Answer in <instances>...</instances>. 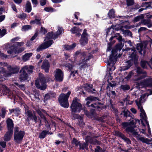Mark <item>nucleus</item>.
<instances>
[{
  "label": "nucleus",
  "mask_w": 152,
  "mask_h": 152,
  "mask_svg": "<svg viewBox=\"0 0 152 152\" xmlns=\"http://www.w3.org/2000/svg\"><path fill=\"white\" fill-rule=\"evenodd\" d=\"M32 55V53H26L23 57V60L25 61H27Z\"/></svg>",
  "instance_id": "25"
},
{
  "label": "nucleus",
  "mask_w": 152,
  "mask_h": 152,
  "mask_svg": "<svg viewBox=\"0 0 152 152\" xmlns=\"http://www.w3.org/2000/svg\"><path fill=\"white\" fill-rule=\"evenodd\" d=\"M76 46V43H74L71 45H65L64 46V48L66 50H71L73 49Z\"/></svg>",
  "instance_id": "22"
},
{
  "label": "nucleus",
  "mask_w": 152,
  "mask_h": 152,
  "mask_svg": "<svg viewBox=\"0 0 152 152\" xmlns=\"http://www.w3.org/2000/svg\"><path fill=\"white\" fill-rule=\"evenodd\" d=\"M31 10V4L29 2H27L26 6V11L28 12H30Z\"/></svg>",
  "instance_id": "26"
},
{
  "label": "nucleus",
  "mask_w": 152,
  "mask_h": 152,
  "mask_svg": "<svg viewBox=\"0 0 152 152\" xmlns=\"http://www.w3.org/2000/svg\"><path fill=\"white\" fill-rule=\"evenodd\" d=\"M88 35L86 33V30L85 29L80 40V44L83 46L86 44L88 42Z\"/></svg>",
  "instance_id": "14"
},
{
  "label": "nucleus",
  "mask_w": 152,
  "mask_h": 152,
  "mask_svg": "<svg viewBox=\"0 0 152 152\" xmlns=\"http://www.w3.org/2000/svg\"><path fill=\"white\" fill-rule=\"evenodd\" d=\"M141 64L142 67L143 68H146L147 66H150L151 65L146 61H142L141 63Z\"/></svg>",
  "instance_id": "31"
},
{
  "label": "nucleus",
  "mask_w": 152,
  "mask_h": 152,
  "mask_svg": "<svg viewBox=\"0 0 152 152\" xmlns=\"http://www.w3.org/2000/svg\"><path fill=\"white\" fill-rule=\"evenodd\" d=\"M65 66L66 67H67L70 70L73 67V66L72 65L69 64H66L65 65Z\"/></svg>",
  "instance_id": "54"
},
{
  "label": "nucleus",
  "mask_w": 152,
  "mask_h": 152,
  "mask_svg": "<svg viewBox=\"0 0 152 152\" xmlns=\"http://www.w3.org/2000/svg\"><path fill=\"white\" fill-rule=\"evenodd\" d=\"M135 121H136V123L137 122L139 123L140 122L139 120H137L136 121L132 120L129 123L125 122L123 123L122 125L123 127H127L126 130L128 133H132L134 136L136 137L137 140H140L143 142L147 144H151L152 140H149L147 138L141 137L138 134V132L134 129V128L135 127L134 124Z\"/></svg>",
  "instance_id": "2"
},
{
  "label": "nucleus",
  "mask_w": 152,
  "mask_h": 152,
  "mask_svg": "<svg viewBox=\"0 0 152 152\" xmlns=\"http://www.w3.org/2000/svg\"><path fill=\"white\" fill-rule=\"evenodd\" d=\"M116 134L120 137L122 139L126 142L128 144H130L131 143V141L128 138L126 137L123 134L121 133L117 132L116 133Z\"/></svg>",
  "instance_id": "20"
},
{
  "label": "nucleus",
  "mask_w": 152,
  "mask_h": 152,
  "mask_svg": "<svg viewBox=\"0 0 152 152\" xmlns=\"http://www.w3.org/2000/svg\"><path fill=\"white\" fill-rule=\"evenodd\" d=\"M70 31L72 33L75 34L77 36H80L81 35L80 33L82 31V30L77 27H75L71 29Z\"/></svg>",
  "instance_id": "18"
},
{
  "label": "nucleus",
  "mask_w": 152,
  "mask_h": 152,
  "mask_svg": "<svg viewBox=\"0 0 152 152\" xmlns=\"http://www.w3.org/2000/svg\"><path fill=\"white\" fill-rule=\"evenodd\" d=\"M38 113L40 116V117L43 119L45 124V126L48 129L50 128V126L48 121L46 120V118L44 117L43 113L45 112V111L43 110H38L37 111Z\"/></svg>",
  "instance_id": "16"
},
{
  "label": "nucleus",
  "mask_w": 152,
  "mask_h": 152,
  "mask_svg": "<svg viewBox=\"0 0 152 152\" xmlns=\"http://www.w3.org/2000/svg\"><path fill=\"white\" fill-rule=\"evenodd\" d=\"M3 88H4V89H5L6 91V92L9 93V90L8 88L7 87L4 86H3Z\"/></svg>",
  "instance_id": "63"
},
{
  "label": "nucleus",
  "mask_w": 152,
  "mask_h": 152,
  "mask_svg": "<svg viewBox=\"0 0 152 152\" xmlns=\"http://www.w3.org/2000/svg\"><path fill=\"white\" fill-rule=\"evenodd\" d=\"M1 116L2 118H4L5 117V115L6 113L5 110L4 109H2L1 110Z\"/></svg>",
  "instance_id": "51"
},
{
  "label": "nucleus",
  "mask_w": 152,
  "mask_h": 152,
  "mask_svg": "<svg viewBox=\"0 0 152 152\" xmlns=\"http://www.w3.org/2000/svg\"><path fill=\"white\" fill-rule=\"evenodd\" d=\"M26 109V114L27 117V118L28 120L32 119L34 120L35 121H36L37 120V118L36 116L34 115H33L31 112L28 110V107L26 106L25 107Z\"/></svg>",
  "instance_id": "15"
},
{
  "label": "nucleus",
  "mask_w": 152,
  "mask_h": 152,
  "mask_svg": "<svg viewBox=\"0 0 152 152\" xmlns=\"http://www.w3.org/2000/svg\"><path fill=\"white\" fill-rule=\"evenodd\" d=\"M8 131L4 136V140L5 141L9 140L12 136L13 124L12 119L8 118L7 120Z\"/></svg>",
  "instance_id": "7"
},
{
  "label": "nucleus",
  "mask_w": 152,
  "mask_h": 152,
  "mask_svg": "<svg viewBox=\"0 0 152 152\" xmlns=\"http://www.w3.org/2000/svg\"><path fill=\"white\" fill-rule=\"evenodd\" d=\"M26 15L25 13L20 14L18 16V18L21 19H24L26 18Z\"/></svg>",
  "instance_id": "42"
},
{
  "label": "nucleus",
  "mask_w": 152,
  "mask_h": 152,
  "mask_svg": "<svg viewBox=\"0 0 152 152\" xmlns=\"http://www.w3.org/2000/svg\"><path fill=\"white\" fill-rule=\"evenodd\" d=\"M19 128L18 127H15V133L14 134L18 133L19 130Z\"/></svg>",
  "instance_id": "62"
},
{
  "label": "nucleus",
  "mask_w": 152,
  "mask_h": 152,
  "mask_svg": "<svg viewBox=\"0 0 152 152\" xmlns=\"http://www.w3.org/2000/svg\"><path fill=\"white\" fill-rule=\"evenodd\" d=\"M137 49L141 54H142V52L143 51V45L142 43H140L137 44Z\"/></svg>",
  "instance_id": "29"
},
{
  "label": "nucleus",
  "mask_w": 152,
  "mask_h": 152,
  "mask_svg": "<svg viewBox=\"0 0 152 152\" xmlns=\"http://www.w3.org/2000/svg\"><path fill=\"white\" fill-rule=\"evenodd\" d=\"M46 2L45 0H41L40 1V4L42 6H43L45 4Z\"/></svg>",
  "instance_id": "52"
},
{
  "label": "nucleus",
  "mask_w": 152,
  "mask_h": 152,
  "mask_svg": "<svg viewBox=\"0 0 152 152\" xmlns=\"http://www.w3.org/2000/svg\"><path fill=\"white\" fill-rule=\"evenodd\" d=\"M146 95V94L145 93L144 94L141 96L140 99L138 100H136L135 101L136 104L138 106V108L140 110V116L142 119L141 123L142 125L144 126H145L144 123L148 122L147 120V118L146 114L141 106V103L145 101V97Z\"/></svg>",
  "instance_id": "4"
},
{
  "label": "nucleus",
  "mask_w": 152,
  "mask_h": 152,
  "mask_svg": "<svg viewBox=\"0 0 152 152\" xmlns=\"http://www.w3.org/2000/svg\"><path fill=\"white\" fill-rule=\"evenodd\" d=\"M144 124L145 125V126H143V125H142V126L144 127L147 126V127L148 129V134H150L151 133V131L150 129V127H149V125L148 122H147L146 123H144Z\"/></svg>",
  "instance_id": "45"
},
{
  "label": "nucleus",
  "mask_w": 152,
  "mask_h": 152,
  "mask_svg": "<svg viewBox=\"0 0 152 152\" xmlns=\"http://www.w3.org/2000/svg\"><path fill=\"white\" fill-rule=\"evenodd\" d=\"M6 30L3 29L2 30L0 29V37H2L4 36L6 34Z\"/></svg>",
  "instance_id": "39"
},
{
  "label": "nucleus",
  "mask_w": 152,
  "mask_h": 152,
  "mask_svg": "<svg viewBox=\"0 0 152 152\" xmlns=\"http://www.w3.org/2000/svg\"><path fill=\"white\" fill-rule=\"evenodd\" d=\"M131 59L129 60L127 62L129 65L128 66H124L123 67L122 69L123 70H125L128 69L133 64V61H135L137 59V56L136 55L135 51H133V53L130 56Z\"/></svg>",
  "instance_id": "12"
},
{
  "label": "nucleus",
  "mask_w": 152,
  "mask_h": 152,
  "mask_svg": "<svg viewBox=\"0 0 152 152\" xmlns=\"http://www.w3.org/2000/svg\"><path fill=\"white\" fill-rule=\"evenodd\" d=\"M144 18V16L143 15H141L140 16H137L135 17L134 19V22H136L139 20H140V19H142Z\"/></svg>",
  "instance_id": "37"
},
{
  "label": "nucleus",
  "mask_w": 152,
  "mask_h": 152,
  "mask_svg": "<svg viewBox=\"0 0 152 152\" xmlns=\"http://www.w3.org/2000/svg\"><path fill=\"white\" fill-rule=\"evenodd\" d=\"M55 79L58 81H62L63 79V74L59 69H56L54 75Z\"/></svg>",
  "instance_id": "13"
},
{
  "label": "nucleus",
  "mask_w": 152,
  "mask_h": 152,
  "mask_svg": "<svg viewBox=\"0 0 152 152\" xmlns=\"http://www.w3.org/2000/svg\"><path fill=\"white\" fill-rule=\"evenodd\" d=\"M49 67L50 65L48 60H45L42 66V68L44 69L46 72H48Z\"/></svg>",
  "instance_id": "19"
},
{
  "label": "nucleus",
  "mask_w": 152,
  "mask_h": 152,
  "mask_svg": "<svg viewBox=\"0 0 152 152\" xmlns=\"http://www.w3.org/2000/svg\"><path fill=\"white\" fill-rule=\"evenodd\" d=\"M71 94V92L68 91L66 94H61L59 96L58 101L61 106L68 108L69 106L68 98Z\"/></svg>",
  "instance_id": "8"
},
{
  "label": "nucleus",
  "mask_w": 152,
  "mask_h": 152,
  "mask_svg": "<svg viewBox=\"0 0 152 152\" xmlns=\"http://www.w3.org/2000/svg\"><path fill=\"white\" fill-rule=\"evenodd\" d=\"M77 100L78 99L76 98H74L70 106L73 112L79 113L82 109V106L78 102Z\"/></svg>",
  "instance_id": "9"
},
{
  "label": "nucleus",
  "mask_w": 152,
  "mask_h": 152,
  "mask_svg": "<svg viewBox=\"0 0 152 152\" xmlns=\"http://www.w3.org/2000/svg\"><path fill=\"white\" fill-rule=\"evenodd\" d=\"M120 22H121L120 24H117L115 26H113L112 27L113 29L116 31L121 30L123 32V34H124V35H132V34L131 32L129 30H124L123 29V27H124L123 26L122 24V23H123V22H122L121 20H120Z\"/></svg>",
  "instance_id": "11"
},
{
  "label": "nucleus",
  "mask_w": 152,
  "mask_h": 152,
  "mask_svg": "<svg viewBox=\"0 0 152 152\" xmlns=\"http://www.w3.org/2000/svg\"><path fill=\"white\" fill-rule=\"evenodd\" d=\"M77 118L78 119L79 121V125L80 126H83L85 124V123L83 121V117L80 116L78 115H76Z\"/></svg>",
  "instance_id": "28"
},
{
  "label": "nucleus",
  "mask_w": 152,
  "mask_h": 152,
  "mask_svg": "<svg viewBox=\"0 0 152 152\" xmlns=\"http://www.w3.org/2000/svg\"><path fill=\"white\" fill-rule=\"evenodd\" d=\"M45 79V77H42L39 80H37L35 82L36 86L41 90H44L46 88Z\"/></svg>",
  "instance_id": "10"
},
{
  "label": "nucleus",
  "mask_w": 152,
  "mask_h": 152,
  "mask_svg": "<svg viewBox=\"0 0 152 152\" xmlns=\"http://www.w3.org/2000/svg\"><path fill=\"white\" fill-rule=\"evenodd\" d=\"M115 11L113 9L110 10L108 12V15L110 18H113L114 16Z\"/></svg>",
  "instance_id": "35"
},
{
  "label": "nucleus",
  "mask_w": 152,
  "mask_h": 152,
  "mask_svg": "<svg viewBox=\"0 0 152 152\" xmlns=\"http://www.w3.org/2000/svg\"><path fill=\"white\" fill-rule=\"evenodd\" d=\"M127 4L128 6H131L133 4V0H126Z\"/></svg>",
  "instance_id": "43"
},
{
  "label": "nucleus",
  "mask_w": 152,
  "mask_h": 152,
  "mask_svg": "<svg viewBox=\"0 0 152 152\" xmlns=\"http://www.w3.org/2000/svg\"><path fill=\"white\" fill-rule=\"evenodd\" d=\"M48 94H49L50 97H54L55 95V94L53 92H50Z\"/></svg>",
  "instance_id": "61"
},
{
  "label": "nucleus",
  "mask_w": 152,
  "mask_h": 152,
  "mask_svg": "<svg viewBox=\"0 0 152 152\" xmlns=\"http://www.w3.org/2000/svg\"><path fill=\"white\" fill-rule=\"evenodd\" d=\"M129 98V97H127V98L126 99L125 101H126V104H132L133 102V101H129L128 100Z\"/></svg>",
  "instance_id": "50"
},
{
  "label": "nucleus",
  "mask_w": 152,
  "mask_h": 152,
  "mask_svg": "<svg viewBox=\"0 0 152 152\" xmlns=\"http://www.w3.org/2000/svg\"><path fill=\"white\" fill-rule=\"evenodd\" d=\"M4 49L7 50V53L12 55V57L16 56V55L23 51L25 49L23 48H15L13 46H11L8 44L4 45Z\"/></svg>",
  "instance_id": "6"
},
{
  "label": "nucleus",
  "mask_w": 152,
  "mask_h": 152,
  "mask_svg": "<svg viewBox=\"0 0 152 152\" xmlns=\"http://www.w3.org/2000/svg\"><path fill=\"white\" fill-rule=\"evenodd\" d=\"M132 75L134 76L133 79L134 81L140 87H146L151 86L150 84L152 83V78H147L145 80H142L147 76V75L146 73L143 72L140 68L137 67L136 69L130 72L125 78L127 80H129Z\"/></svg>",
  "instance_id": "1"
},
{
  "label": "nucleus",
  "mask_w": 152,
  "mask_h": 152,
  "mask_svg": "<svg viewBox=\"0 0 152 152\" xmlns=\"http://www.w3.org/2000/svg\"><path fill=\"white\" fill-rule=\"evenodd\" d=\"M50 133V132L48 131H43L40 134L39 137L40 138H44L45 137L47 134H49Z\"/></svg>",
  "instance_id": "27"
},
{
  "label": "nucleus",
  "mask_w": 152,
  "mask_h": 152,
  "mask_svg": "<svg viewBox=\"0 0 152 152\" xmlns=\"http://www.w3.org/2000/svg\"><path fill=\"white\" fill-rule=\"evenodd\" d=\"M6 143L4 142H0V145L3 148H4L6 146Z\"/></svg>",
  "instance_id": "56"
},
{
  "label": "nucleus",
  "mask_w": 152,
  "mask_h": 152,
  "mask_svg": "<svg viewBox=\"0 0 152 152\" xmlns=\"http://www.w3.org/2000/svg\"><path fill=\"white\" fill-rule=\"evenodd\" d=\"M37 33H36L34 34V36H33L31 38V41H32V40H34L36 38V37H37Z\"/></svg>",
  "instance_id": "58"
},
{
  "label": "nucleus",
  "mask_w": 152,
  "mask_h": 152,
  "mask_svg": "<svg viewBox=\"0 0 152 152\" xmlns=\"http://www.w3.org/2000/svg\"><path fill=\"white\" fill-rule=\"evenodd\" d=\"M31 27L29 25H25L23 26L22 28V30L26 31L31 28Z\"/></svg>",
  "instance_id": "38"
},
{
  "label": "nucleus",
  "mask_w": 152,
  "mask_h": 152,
  "mask_svg": "<svg viewBox=\"0 0 152 152\" xmlns=\"http://www.w3.org/2000/svg\"><path fill=\"white\" fill-rule=\"evenodd\" d=\"M33 68V66H26L22 68L20 71L21 75L19 77L21 82L28 79V75L26 72L29 74L32 73Z\"/></svg>",
  "instance_id": "5"
},
{
  "label": "nucleus",
  "mask_w": 152,
  "mask_h": 152,
  "mask_svg": "<svg viewBox=\"0 0 152 152\" xmlns=\"http://www.w3.org/2000/svg\"><path fill=\"white\" fill-rule=\"evenodd\" d=\"M143 23L144 25H147L148 28H150L152 26V24L150 20H145L143 21Z\"/></svg>",
  "instance_id": "32"
},
{
  "label": "nucleus",
  "mask_w": 152,
  "mask_h": 152,
  "mask_svg": "<svg viewBox=\"0 0 152 152\" xmlns=\"http://www.w3.org/2000/svg\"><path fill=\"white\" fill-rule=\"evenodd\" d=\"M5 18V16L4 15H2L0 16V22L4 20Z\"/></svg>",
  "instance_id": "55"
},
{
  "label": "nucleus",
  "mask_w": 152,
  "mask_h": 152,
  "mask_svg": "<svg viewBox=\"0 0 152 152\" xmlns=\"http://www.w3.org/2000/svg\"><path fill=\"white\" fill-rule=\"evenodd\" d=\"M96 98L93 96H90L87 97L86 100L88 101L86 103V105L89 106V104L91 102L96 100Z\"/></svg>",
  "instance_id": "24"
},
{
  "label": "nucleus",
  "mask_w": 152,
  "mask_h": 152,
  "mask_svg": "<svg viewBox=\"0 0 152 152\" xmlns=\"http://www.w3.org/2000/svg\"><path fill=\"white\" fill-rule=\"evenodd\" d=\"M100 104H99V103L98 102L97 104L93 103L91 104V106L96 108H101V106L98 105Z\"/></svg>",
  "instance_id": "41"
},
{
  "label": "nucleus",
  "mask_w": 152,
  "mask_h": 152,
  "mask_svg": "<svg viewBox=\"0 0 152 152\" xmlns=\"http://www.w3.org/2000/svg\"><path fill=\"white\" fill-rule=\"evenodd\" d=\"M40 32L41 33L45 34L47 32V31L46 29H45V28L42 27H41L40 30Z\"/></svg>",
  "instance_id": "49"
},
{
  "label": "nucleus",
  "mask_w": 152,
  "mask_h": 152,
  "mask_svg": "<svg viewBox=\"0 0 152 152\" xmlns=\"http://www.w3.org/2000/svg\"><path fill=\"white\" fill-rule=\"evenodd\" d=\"M24 134L23 131H20L18 133L14 134V138L15 140L17 142H18L22 140Z\"/></svg>",
  "instance_id": "17"
},
{
  "label": "nucleus",
  "mask_w": 152,
  "mask_h": 152,
  "mask_svg": "<svg viewBox=\"0 0 152 152\" xmlns=\"http://www.w3.org/2000/svg\"><path fill=\"white\" fill-rule=\"evenodd\" d=\"M118 37L116 38V39H117L119 41H122V36H121L120 35V34L119 33L116 34H115V35L114 37ZM113 37H111L110 38V40H112Z\"/></svg>",
  "instance_id": "34"
},
{
  "label": "nucleus",
  "mask_w": 152,
  "mask_h": 152,
  "mask_svg": "<svg viewBox=\"0 0 152 152\" xmlns=\"http://www.w3.org/2000/svg\"><path fill=\"white\" fill-rule=\"evenodd\" d=\"M51 1L54 3H58L61 2L62 0H51Z\"/></svg>",
  "instance_id": "60"
},
{
  "label": "nucleus",
  "mask_w": 152,
  "mask_h": 152,
  "mask_svg": "<svg viewBox=\"0 0 152 152\" xmlns=\"http://www.w3.org/2000/svg\"><path fill=\"white\" fill-rule=\"evenodd\" d=\"M124 45L122 43H120L116 46V49L117 50H120L123 47Z\"/></svg>",
  "instance_id": "40"
},
{
  "label": "nucleus",
  "mask_w": 152,
  "mask_h": 152,
  "mask_svg": "<svg viewBox=\"0 0 152 152\" xmlns=\"http://www.w3.org/2000/svg\"><path fill=\"white\" fill-rule=\"evenodd\" d=\"M30 23L31 24H36L41 25L40 20L36 19L34 20H31L30 22Z\"/></svg>",
  "instance_id": "30"
},
{
  "label": "nucleus",
  "mask_w": 152,
  "mask_h": 152,
  "mask_svg": "<svg viewBox=\"0 0 152 152\" xmlns=\"http://www.w3.org/2000/svg\"><path fill=\"white\" fill-rule=\"evenodd\" d=\"M93 86L92 85L86 84L84 86L85 89L88 91L89 92H92V90L95 91V90L92 88Z\"/></svg>",
  "instance_id": "23"
},
{
  "label": "nucleus",
  "mask_w": 152,
  "mask_h": 152,
  "mask_svg": "<svg viewBox=\"0 0 152 152\" xmlns=\"http://www.w3.org/2000/svg\"><path fill=\"white\" fill-rule=\"evenodd\" d=\"M88 145L85 143H83L82 144L80 143L79 146L80 149H84V148L87 149Z\"/></svg>",
  "instance_id": "36"
},
{
  "label": "nucleus",
  "mask_w": 152,
  "mask_h": 152,
  "mask_svg": "<svg viewBox=\"0 0 152 152\" xmlns=\"http://www.w3.org/2000/svg\"><path fill=\"white\" fill-rule=\"evenodd\" d=\"M142 129H141L140 131V132H142V133L144 134L145 133V130L146 129L145 128V127H144L142 126Z\"/></svg>",
  "instance_id": "59"
},
{
  "label": "nucleus",
  "mask_w": 152,
  "mask_h": 152,
  "mask_svg": "<svg viewBox=\"0 0 152 152\" xmlns=\"http://www.w3.org/2000/svg\"><path fill=\"white\" fill-rule=\"evenodd\" d=\"M24 43L23 42H17L15 45L17 46H20L23 45Z\"/></svg>",
  "instance_id": "53"
},
{
  "label": "nucleus",
  "mask_w": 152,
  "mask_h": 152,
  "mask_svg": "<svg viewBox=\"0 0 152 152\" xmlns=\"http://www.w3.org/2000/svg\"><path fill=\"white\" fill-rule=\"evenodd\" d=\"M44 10L47 12H52L53 11V9L51 7H46L45 8Z\"/></svg>",
  "instance_id": "46"
},
{
  "label": "nucleus",
  "mask_w": 152,
  "mask_h": 152,
  "mask_svg": "<svg viewBox=\"0 0 152 152\" xmlns=\"http://www.w3.org/2000/svg\"><path fill=\"white\" fill-rule=\"evenodd\" d=\"M63 32V29L59 27L58 28V30L56 35H53V33L52 32L48 33L45 39V42L39 46L37 49V51H39L42 49H46L50 46L53 43V41L49 39H56L57 37V36L60 35Z\"/></svg>",
  "instance_id": "3"
},
{
  "label": "nucleus",
  "mask_w": 152,
  "mask_h": 152,
  "mask_svg": "<svg viewBox=\"0 0 152 152\" xmlns=\"http://www.w3.org/2000/svg\"><path fill=\"white\" fill-rule=\"evenodd\" d=\"M104 151L102 150L99 146H97L96 148L95 149V152H104Z\"/></svg>",
  "instance_id": "44"
},
{
  "label": "nucleus",
  "mask_w": 152,
  "mask_h": 152,
  "mask_svg": "<svg viewBox=\"0 0 152 152\" xmlns=\"http://www.w3.org/2000/svg\"><path fill=\"white\" fill-rule=\"evenodd\" d=\"M87 59L85 58H84V57H83L82 58V60L81 62H80L79 65L80 66V69H81L82 68H85L87 66V64H86V61Z\"/></svg>",
  "instance_id": "21"
},
{
  "label": "nucleus",
  "mask_w": 152,
  "mask_h": 152,
  "mask_svg": "<svg viewBox=\"0 0 152 152\" xmlns=\"http://www.w3.org/2000/svg\"><path fill=\"white\" fill-rule=\"evenodd\" d=\"M122 112L124 113V115L125 116L127 117L130 116V112L126 108H124L122 111Z\"/></svg>",
  "instance_id": "33"
},
{
  "label": "nucleus",
  "mask_w": 152,
  "mask_h": 152,
  "mask_svg": "<svg viewBox=\"0 0 152 152\" xmlns=\"http://www.w3.org/2000/svg\"><path fill=\"white\" fill-rule=\"evenodd\" d=\"M14 1L16 4H20V3L22 1V0H14Z\"/></svg>",
  "instance_id": "64"
},
{
  "label": "nucleus",
  "mask_w": 152,
  "mask_h": 152,
  "mask_svg": "<svg viewBox=\"0 0 152 152\" xmlns=\"http://www.w3.org/2000/svg\"><path fill=\"white\" fill-rule=\"evenodd\" d=\"M50 98L49 94H46L44 97V100H47Z\"/></svg>",
  "instance_id": "57"
},
{
  "label": "nucleus",
  "mask_w": 152,
  "mask_h": 152,
  "mask_svg": "<svg viewBox=\"0 0 152 152\" xmlns=\"http://www.w3.org/2000/svg\"><path fill=\"white\" fill-rule=\"evenodd\" d=\"M72 143L75 144L76 145H80V143L75 139H73L72 141Z\"/></svg>",
  "instance_id": "48"
},
{
  "label": "nucleus",
  "mask_w": 152,
  "mask_h": 152,
  "mask_svg": "<svg viewBox=\"0 0 152 152\" xmlns=\"http://www.w3.org/2000/svg\"><path fill=\"white\" fill-rule=\"evenodd\" d=\"M121 87L123 89L125 90H128L129 89V87L127 85L122 86Z\"/></svg>",
  "instance_id": "47"
}]
</instances>
